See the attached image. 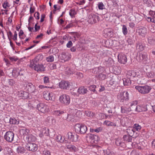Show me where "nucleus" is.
<instances>
[{
	"label": "nucleus",
	"mask_w": 155,
	"mask_h": 155,
	"mask_svg": "<svg viewBox=\"0 0 155 155\" xmlns=\"http://www.w3.org/2000/svg\"><path fill=\"white\" fill-rule=\"evenodd\" d=\"M117 98L120 103H124V101L128 100L129 94L127 91L120 92L118 93Z\"/></svg>",
	"instance_id": "nucleus-1"
},
{
	"label": "nucleus",
	"mask_w": 155,
	"mask_h": 155,
	"mask_svg": "<svg viewBox=\"0 0 155 155\" xmlns=\"http://www.w3.org/2000/svg\"><path fill=\"white\" fill-rule=\"evenodd\" d=\"M135 88L140 93L143 94L148 93L151 89L150 87L147 85L144 86H136Z\"/></svg>",
	"instance_id": "nucleus-2"
},
{
	"label": "nucleus",
	"mask_w": 155,
	"mask_h": 155,
	"mask_svg": "<svg viewBox=\"0 0 155 155\" xmlns=\"http://www.w3.org/2000/svg\"><path fill=\"white\" fill-rule=\"evenodd\" d=\"M75 130L78 134H84L87 130V127L84 125L77 124L74 126Z\"/></svg>",
	"instance_id": "nucleus-3"
},
{
	"label": "nucleus",
	"mask_w": 155,
	"mask_h": 155,
	"mask_svg": "<svg viewBox=\"0 0 155 155\" xmlns=\"http://www.w3.org/2000/svg\"><path fill=\"white\" fill-rule=\"evenodd\" d=\"M136 58L138 61L145 64L146 63L147 60V54L144 52L139 53L137 54Z\"/></svg>",
	"instance_id": "nucleus-4"
},
{
	"label": "nucleus",
	"mask_w": 155,
	"mask_h": 155,
	"mask_svg": "<svg viewBox=\"0 0 155 155\" xmlns=\"http://www.w3.org/2000/svg\"><path fill=\"white\" fill-rule=\"evenodd\" d=\"M37 109L39 111L45 113L49 111L48 107L43 103H39L37 105Z\"/></svg>",
	"instance_id": "nucleus-5"
},
{
	"label": "nucleus",
	"mask_w": 155,
	"mask_h": 155,
	"mask_svg": "<svg viewBox=\"0 0 155 155\" xmlns=\"http://www.w3.org/2000/svg\"><path fill=\"white\" fill-rule=\"evenodd\" d=\"M59 101L61 103L67 105L70 103V98L69 96L63 94L60 97Z\"/></svg>",
	"instance_id": "nucleus-6"
},
{
	"label": "nucleus",
	"mask_w": 155,
	"mask_h": 155,
	"mask_svg": "<svg viewBox=\"0 0 155 155\" xmlns=\"http://www.w3.org/2000/svg\"><path fill=\"white\" fill-rule=\"evenodd\" d=\"M29 67L38 72H42L45 71V68L42 64H36L32 65V64H30Z\"/></svg>",
	"instance_id": "nucleus-7"
},
{
	"label": "nucleus",
	"mask_w": 155,
	"mask_h": 155,
	"mask_svg": "<svg viewBox=\"0 0 155 155\" xmlns=\"http://www.w3.org/2000/svg\"><path fill=\"white\" fill-rule=\"evenodd\" d=\"M14 137V133L11 131L7 132L4 135V139L8 142L12 143Z\"/></svg>",
	"instance_id": "nucleus-8"
},
{
	"label": "nucleus",
	"mask_w": 155,
	"mask_h": 155,
	"mask_svg": "<svg viewBox=\"0 0 155 155\" xmlns=\"http://www.w3.org/2000/svg\"><path fill=\"white\" fill-rule=\"evenodd\" d=\"M99 16L96 15L91 14L88 16V22L91 24H94L98 21Z\"/></svg>",
	"instance_id": "nucleus-9"
},
{
	"label": "nucleus",
	"mask_w": 155,
	"mask_h": 155,
	"mask_svg": "<svg viewBox=\"0 0 155 155\" xmlns=\"http://www.w3.org/2000/svg\"><path fill=\"white\" fill-rule=\"evenodd\" d=\"M136 80L137 82L139 84H143L147 83V79L145 76H143L142 74H138Z\"/></svg>",
	"instance_id": "nucleus-10"
},
{
	"label": "nucleus",
	"mask_w": 155,
	"mask_h": 155,
	"mask_svg": "<svg viewBox=\"0 0 155 155\" xmlns=\"http://www.w3.org/2000/svg\"><path fill=\"white\" fill-rule=\"evenodd\" d=\"M29 132V130L27 129H22L20 131L21 134L23 136V139L25 141H30L29 140V137L30 136L28 135V133Z\"/></svg>",
	"instance_id": "nucleus-11"
},
{
	"label": "nucleus",
	"mask_w": 155,
	"mask_h": 155,
	"mask_svg": "<svg viewBox=\"0 0 155 155\" xmlns=\"http://www.w3.org/2000/svg\"><path fill=\"white\" fill-rule=\"evenodd\" d=\"M66 137L71 141L76 142L78 140V136L74 133L68 132L66 135Z\"/></svg>",
	"instance_id": "nucleus-12"
},
{
	"label": "nucleus",
	"mask_w": 155,
	"mask_h": 155,
	"mask_svg": "<svg viewBox=\"0 0 155 155\" xmlns=\"http://www.w3.org/2000/svg\"><path fill=\"white\" fill-rule=\"evenodd\" d=\"M118 62L121 64H125L127 61V58L126 55L122 53L119 54L118 56Z\"/></svg>",
	"instance_id": "nucleus-13"
},
{
	"label": "nucleus",
	"mask_w": 155,
	"mask_h": 155,
	"mask_svg": "<svg viewBox=\"0 0 155 155\" xmlns=\"http://www.w3.org/2000/svg\"><path fill=\"white\" fill-rule=\"evenodd\" d=\"M26 89L30 94H35L36 92L35 87L31 83L27 84Z\"/></svg>",
	"instance_id": "nucleus-14"
},
{
	"label": "nucleus",
	"mask_w": 155,
	"mask_h": 155,
	"mask_svg": "<svg viewBox=\"0 0 155 155\" xmlns=\"http://www.w3.org/2000/svg\"><path fill=\"white\" fill-rule=\"evenodd\" d=\"M60 88L63 89H68L70 88V84L69 82L66 81H61L59 83Z\"/></svg>",
	"instance_id": "nucleus-15"
},
{
	"label": "nucleus",
	"mask_w": 155,
	"mask_h": 155,
	"mask_svg": "<svg viewBox=\"0 0 155 155\" xmlns=\"http://www.w3.org/2000/svg\"><path fill=\"white\" fill-rule=\"evenodd\" d=\"M26 147L27 150L32 152L35 151L38 149L37 145L35 143H31L28 144Z\"/></svg>",
	"instance_id": "nucleus-16"
},
{
	"label": "nucleus",
	"mask_w": 155,
	"mask_h": 155,
	"mask_svg": "<svg viewBox=\"0 0 155 155\" xmlns=\"http://www.w3.org/2000/svg\"><path fill=\"white\" fill-rule=\"evenodd\" d=\"M43 56L41 54H39L36 56L35 58L31 60L30 61V64H38V62L39 61H41L43 59Z\"/></svg>",
	"instance_id": "nucleus-17"
},
{
	"label": "nucleus",
	"mask_w": 155,
	"mask_h": 155,
	"mask_svg": "<svg viewBox=\"0 0 155 155\" xmlns=\"http://www.w3.org/2000/svg\"><path fill=\"white\" fill-rule=\"evenodd\" d=\"M71 58V54L67 52H63L60 57L61 59L63 60L64 61H68Z\"/></svg>",
	"instance_id": "nucleus-18"
},
{
	"label": "nucleus",
	"mask_w": 155,
	"mask_h": 155,
	"mask_svg": "<svg viewBox=\"0 0 155 155\" xmlns=\"http://www.w3.org/2000/svg\"><path fill=\"white\" fill-rule=\"evenodd\" d=\"M132 109L135 110L137 112H140L146 111L147 110V108L145 105H138L136 106L135 108L132 107Z\"/></svg>",
	"instance_id": "nucleus-19"
},
{
	"label": "nucleus",
	"mask_w": 155,
	"mask_h": 155,
	"mask_svg": "<svg viewBox=\"0 0 155 155\" xmlns=\"http://www.w3.org/2000/svg\"><path fill=\"white\" fill-rule=\"evenodd\" d=\"M137 75V73L134 71H130L127 72V78L129 79L134 77L136 78Z\"/></svg>",
	"instance_id": "nucleus-20"
},
{
	"label": "nucleus",
	"mask_w": 155,
	"mask_h": 155,
	"mask_svg": "<svg viewBox=\"0 0 155 155\" xmlns=\"http://www.w3.org/2000/svg\"><path fill=\"white\" fill-rule=\"evenodd\" d=\"M139 35L144 37L147 34V30L145 28H141L137 30Z\"/></svg>",
	"instance_id": "nucleus-21"
},
{
	"label": "nucleus",
	"mask_w": 155,
	"mask_h": 155,
	"mask_svg": "<svg viewBox=\"0 0 155 155\" xmlns=\"http://www.w3.org/2000/svg\"><path fill=\"white\" fill-rule=\"evenodd\" d=\"M26 149L24 147L19 146L16 149V152L18 154H22L25 153Z\"/></svg>",
	"instance_id": "nucleus-22"
},
{
	"label": "nucleus",
	"mask_w": 155,
	"mask_h": 155,
	"mask_svg": "<svg viewBox=\"0 0 155 155\" xmlns=\"http://www.w3.org/2000/svg\"><path fill=\"white\" fill-rule=\"evenodd\" d=\"M31 123L33 127L38 128L39 127V122L38 119L37 118L33 119L31 121Z\"/></svg>",
	"instance_id": "nucleus-23"
},
{
	"label": "nucleus",
	"mask_w": 155,
	"mask_h": 155,
	"mask_svg": "<svg viewBox=\"0 0 155 155\" xmlns=\"http://www.w3.org/2000/svg\"><path fill=\"white\" fill-rule=\"evenodd\" d=\"M89 137L92 140L91 141L95 143H97L99 139V138L97 136L92 134H90Z\"/></svg>",
	"instance_id": "nucleus-24"
},
{
	"label": "nucleus",
	"mask_w": 155,
	"mask_h": 155,
	"mask_svg": "<svg viewBox=\"0 0 155 155\" xmlns=\"http://www.w3.org/2000/svg\"><path fill=\"white\" fill-rule=\"evenodd\" d=\"M44 98L47 100H52V97L51 94L48 91H44L43 93Z\"/></svg>",
	"instance_id": "nucleus-25"
},
{
	"label": "nucleus",
	"mask_w": 155,
	"mask_h": 155,
	"mask_svg": "<svg viewBox=\"0 0 155 155\" xmlns=\"http://www.w3.org/2000/svg\"><path fill=\"white\" fill-rule=\"evenodd\" d=\"M18 95L23 99H26L28 97V94L27 92L21 90L18 92Z\"/></svg>",
	"instance_id": "nucleus-26"
},
{
	"label": "nucleus",
	"mask_w": 155,
	"mask_h": 155,
	"mask_svg": "<svg viewBox=\"0 0 155 155\" xmlns=\"http://www.w3.org/2000/svg\"><path fill=\"white\" fill-rule=\"evenodd\" d=\"M133 110H132L130 107L127 108L123 106L121 107V112L122 114H127L130 111Z\"/></svg>",
	"instance_id": "nucleus-27"
},
{
	"label": "nucleus",
	"mask_w": 155,
	"mask_h": 155,
	"mask_svg": "<svg viewBox=\"0 0 155 155\" xmlns=\"http://www.w3.org/2000/svg\"><path fill=\"white\" fill-rule=\"evenodd\" d=\"M145 46L144 44L141 42H138L137 43L136 48L140 51H142L144 49Z\"/></svg>",
	"instance_id": "nucleus-28"
},
{
	"label": "nucleus",
	"mask_w": 155,
	"mask_h": 155,
	"mask_svg": "<svg viewBox=\"0 0 155 155\" xmlns=\"http://www.w3.org/2000/svg\"><path fill=\"white\" fill-rule=\"evenodd\" d=\"M104 68L102 67H99L94 68L93 69L94 72L95 74H100L103 72Z\"/></svg>",
	"instance_id": "nucleus-29"
},
{
	"label": "nucleus",
	"mask_w": 155,
	"mask_h": 155,
	"mask_svg": "<svg viewBox=\"0 0 155 155\" xmlns=\"http://www.w3.org/2000/svg\"><path fill=\"white\" fill-rule=\"evenodd\" d=\"M66 146L68 149L71 150L72 151H76L78 150V148L77 147H76L72 144H69L66 145Z\"/></svg>",
	"instance_id": "nucleus-30"
},
{
	"label": "nucleus",
	"mask_w": 155,
	"mask_h": 155,
	"mask_svg": "<svg viewBox=\"0 0 155 155\" xmlns=\"http://www.w3.org/2000/svg\"><path fill=\"white\" fill-rule=\"evenodd\" d=\"M87 91L86 88L84 87H81L78 88V92L80 94H84L87 93Z\"/></svg>",
	"instance_id": "nucleus-31"
},
{
	"label": "nucleus",
	"mask_w": 155,
	"mask_h": 155,
	"mask_svg": "<svg viewBox=\"0 0 155 155\" xmlns=\"http://www.w3.org/2000/svg\"><path fill=\"white\" fill-rule=\"evenodd\" d=\"M19 71L18 68H15L13 69L12 72V75L15 78L17 77L19 75Z\"/></svg>",
	"instance_id": "nucleus-32"
},
{
	"label": "nucleus",
	"mask_w": 155,
	"mask_h": 155,
	"mask_svg": "<svg viewBox=\"0 0 155 155\" xmlns=\"http://www.w3.org/2000/svg\"><path fill=\"white\" fill-rule=\"evenodd\" d=\"M117 81H116L115 79L112 78L108 82V85L109 87L113 86L114 87L117 85Z\"/></svg>",
	"instance_id": "nucleus-33"
},
{
	"label": "nucleus",
	"mask_w": 155,
	"mask_h": 155,
	"mask_svg": "<svg viewBox=\"0 0 155 155\" xmlns=\"http://www.w3.org/2000/svg\"><path fill=\"white\" fill-rule=\"evenodd\" d=\"M4 153L5 155H12V152L11 148L7 147H5L4 149Z\"/></svg>",
	"instance_id": "nucleus-34"
},
{
	"label": "nucleus",
	"mask_w": 155,
	"mask_h": 155,
	"mask_svg": "<svg viewBox=\"0 0 155 155\" xmlns=\"http://www.w3.org/2000/svg\"><path fill=\"white\" fill-rule=\"evenodd\" d=\"M123 138L124 141L128 142H131L132 140L131 137L128 135H124Z\"/></svg>",
	"instance_id": "nucleus-35"
},
{
	"label": "nucleus",
	"mask_w": 155,
	"mask_h": 155,
	"mask_svg": "<svg viewBox=\"0 0 155 155\" xmlns=\"http://www.w3.org/2000/svg\"><path fill=\"white\" fill-rule=\"evenodd\" d=\"M124 84V85L129 86L131 84V81L130 80V79L128 78L127 79H124L123 80Z\"/></svg>",
	"instance_id": "nucleus-36"
},
{
	"label": "nucleus",
	"mask_w": 155,
	"mask_h": 155,
	"mask_svg": "<svg viewBox=\"0 0 155 155\" xmlns=\"http://www.w3.org/2000/svg\"><path fill=\"white\" fill-rule=\"evenodd\" d=\"M64 113L63 111L60 110H54L53 112V114L57 116H60Z\"/></svg>",
	"instance_id": "nucleus-37"
},
{
	"label": "nucleus",
	"mask_w": 155,
	"mask_h": 155,
	"mask_svg": "<svg viewBox=\"0 0 155 155\" xmlns=\"http://www.w3.org/2000/svg\"><path fill=\"white\" fill-rule=\"evenodd\" d=\"M9 123L11 124H18V121L14 118L11 117L9 120Z\"/></svg>",
	"instance_id": "nucleus-38"
},
{
	"label": "nucleus",
	"mask_w": 155,
	"mask_h": 155,
	"mask_svg": "<svg viewBox=\"0 0 155 155\" xmlns=\"http://www.w3.org/2000/svg\"><path fill=\"white\" fill-rule=\"evenodd\" d=\"M127 133L128 135L131 137L134 133V130L132 128H128L127 130Z\"/></svg>",
	"instance_id": "nucleus-39"
},
{
	"label": "nucleus",
	"mask_w": 155,
	"mask_h": 155,
	"mask_svg": "<svg viewBox=\"0 0 155 155\" xmlns=\"http://www.w3.org/2000/svg\"><path fill=\"white\" fill-rule=\"evenodd\" d=\"M55 140L57 141L62 143L64 141V138H62V136L60 135L57 136L55 138Z\"/></svg>",
	"instance_id": "nucleus-40"
},
{
	"label": "nucleus",
	"mask_w": 155,
	"mask_h": 155,
	"mask_svg": "<svg viewBox=\"0 0 155 155\" xmlns=\"http://www.w3.org/2000/svg\"><path fill=\"white\" fill-rule=\"evenodd\" d=\"M8 83L10 86H13L15 85V81L14 79H11L8 80Z\"/></svg>",
	"instance_id": "nucleus-41"
},
{
	"label": "nucleus",
	"mask_w": 155,
	"mask_h": 155,
	"mask_svg": "<svg viewBox=\"0 0 155 155\" xmlns=\"http://www.w3.org/2000/svg\"><path fill=\"white\" fill-rule=\"evenodd\" d=\"M47 61L49 62H51L54 61V58L53 55H50L46 58Z\"/></svg>",
	"instance_id": "nucleus-42"
},
{
	"label": "nucleus",
	"mask_w": 155,
	"mask_h": 155,
	"mask_svg": "<svg viewBox=\"0 0 155 155\" xmlns=\"http://www.w3.org/2000/svg\"><path fill=\"white\" fill-rule=\"evenodd\" d=\"M49 130L48 129H46V128H43L42 130V134H43L45 136H48L49 135Z\"/></svg>",
	"instance_id": "nucleus-43"
},
{
	"label": "nucleus",
	"mask_w": 155,
	"mask_h": 155,
	"mask_svg": "<svg viewBox=\"0 0 155 155\" xmlns=\"http://www.w3.org/2000/svg\"><path fill=\"white\" fill-rule=\"evenodd\" d=\"M106 76L105 74H102V73L99 74L98 78L101 80H104L106 78Z\"/></svg>",
	"instance_id": "nucleus-44"
},
{
	"label": "nucleus",
	"mask_w": 155,
	"mask_h": 155,
	"mask_svg": "<svg viewBox=\"0 0 155 155\" xmlns=\"http://www.w3.org/2000/svg\"><path fill=\"white\" fill-rule=\"evenodd\" d=\"M122 31L124 35H126L127 34L128 32L127 29V27L124 25H123Z\"/></svg>",
	"instance_id": "nucleus-45"
},
{
	"label": "nucleus",
	"mask_w": 155,
	"mask_h": 155,
	"mask_svg": "<svg viewBox=\"0 0 155 155\" xmlns=\"http://www.w3.org/2000/svg\"><path fill=\"white\" fill-rule=\"evenodd\" d=\"M134 128L137 131H139L140 130L141 127L139 124H135L134 125Z\"/></svg>",
	"instance_id": "nucleus-46"
},
{
	"label": "nucleus",
	"mask_w": 155,
	"mask_h": 155,
	"mask_svg": "<svg viewBox=\"0 0 155 155\" xmlns=\"http://www.w3.org/2000/svg\"><path fill=\"white\" fill-rule=\"evenodd\" d=\"M69 14L73 18L74 16L76 14V13L74 9H71L70 10Z\"/></svg>",
	"instance_id": "nucleus-47"
},
{
	"label": "nucleus",
	"mask_w": 155,
	"mask_h": 155,
	"mask_svg": "<svg viewBox=\"0 0 155 155\" xmlns=\"http://www.w3.org/2000/svg\"><path fill=\"white\" fill-rule=\"evenodd\" d=\"M98 7L99 9L103 10L104 8V6L102 2H100L98 3Z\"/></svg>",
	"instance_id": "nucleus-48"
},
{
	"label": "nucleus",
	"mask_w": 155,
	"mask_h": 155,
	"mask_svg": "<svg viewBox=\"0 0 155 155\" xmlns=\"http://www.w3.org/2000/svg\"><path fill=\"white\" fill-rule=\"evenodd\" d=\"M8 58L12 62L16 61L18 60V58L15 56H9Z\"/></svg>",
	"instance_id": "nucleus-49"
},
{
	"label": "nucleus",
	"mask_w": 155,
	"mask_h": 155,
	"mask_svg": "<svg viewBox=\"0 0 155 155\" xmlns=\"http://www.w3.org/2000/svg\"><path fill=\"white\" fill-rule=\"evenodd\" d=\"M137 104V101H133L132 102H130V106L132 107L133 108H135L134 107V106H136Z\"/></svg>",
	"instance_id": "nucleus-50"
},
{
	"label": "nucleus",
	"mask_w": 155,
	"mask_h": 155,
	"mask_svg": "<svg viewBox=\"0 0 155 155\" xmlns=\"http://www.w3.org/2000/svg\"><path fill=\"white\" fill-rule=\"evenodd\" d=\"M85 114L87 116L91 117H92L94 115V114L93 112L89 111H86Z\"/></svg>",
	"instance_id": "nucleus-51"
},
{
	"label": "nucleus",
	"mask_w": 155,
	"mask_h": 155,
	"mask_svg": "<svg viewBox=\"0 0 155 155\" xmlns=\"http://www.w3.org/2000/svg\"><path fill=\"white\" fill-rule=\"evenodd\" d=\"M107 64L108 65H110L114 64V61L111 58H109L107 61Z\"/></svg>",
	"instance_id": "nucleus-52"
},
{
	"label": "nucleus",
	"mask_w": 155,
	"mask_h": 155,
	"mask_svg": "<svg viewBox=\"0 0 155 155\" xmlns=\"http://www.w3.org/2000/svg\"><path fill=\"white\" fill-rule=\"evenodd\" d=\"M7 35L9 41H10L12 35V34L10 31L7 32Z\"/></svg>",
	"instance_id": "nucleus-53"
},
{
	"label": "nucleus",
	"mask_w": 155,
	"mask_h": 155,
	"mask_svg": "<svg viewBox=\"0 0 155 155\" xmlns=\"http://www.w3.org/2000/svg\"><path fill=\"white\" fill-rule=\"evenodd\" d=\"M44 82V83H48L49 82V78L48 77H45L43 78Z\"/></svg>",
	"instance_id": "nucleus-54"
},
{
	"label": "nucleus",
	"mask_w": 155,
	"mask_h": 155,
	"mask_svg": "<svg viewBox=\"0 0 155 155\" xmlns=\"http://www.w3.org/2000/svg\"><path fill=\"white\" fill-rule=\"evenodd\" d=\"M154 41V40L151 37H150L148 38V42L150 45L153 44Z\"/></svg>",
	"instance_id": "nucleus-55"
},
{
	"label": "nucleus",
	"mask_w": 155,
	"mask_h": 155,
	"mask_svg": "<svg viewBox=\"0 0 155 155\" xmlns=\"http://www.w3.org/2000/svg\"><path fill=\"white\" fill-rule=\"evenodd\" d=\"M102 130H103V129H102V127H100L97 128H96V129L93 130L94 131V132H96L97 133H99L100 132H101Z\"/></svg>",
	"instance_id": "nucleus-56"
},
{
	"label": "nucleus",
	"mask_w": 155,
	"mask_h": 155,
	"mask_svg": "<svg viewBox=\"0 0 155 155\" xmlns=\"http://www.w3.org/2000/svg\"><path fill=\"white\" fill-rule=\"evenodd\" d=\"M75 74L78 76L80 78H82L83 77V74L81 73L77 72L75 73Z\"/></svg>",
	"instance_id": "nucleus-57"
},
{
	"label": "nucleus",
	"mask_w": 155,
	"mask_h": 155,
	"mask_svg": "<svg viewBox=\"0 0 155 155\" xmlns=\"http://www.w3.org/2000/svg\"><path fill=\"white\" fill-rule=\"evenodd\" d=\"M73 44L72 41H68L67 43L66 46L68 48H70L72 45Z\"/></svg>",
	"instance_id": "nucleus-58"
},
{
	"label": "nucleus",
	"mask_w": 155,
	"mask_h": 155,
	"mask_svg": "<svg viewBox=\"0 0 155 155\" xmlns=\"http://www.w3.org/2000/svg\"><path fill=\"white\" fill-rule=\"evenodd\" d=\"M34 16L36 19H39V14L38 12H36L34 14Z\"/></svg>",
	"instance_id": "nucleus-59"
},
{
	"label": "nucleus",
	"mask_w": 155,
	"mask_h": 155,
	"mask_svg": "<svg viewBox=\"0 0 155 155\" xmlns=\"http://www.w3.org/2000/svg\"><path fill=\"white\" fill-rule=\"evenodd\" d=\"M127 42L129 44V45H132L133 43V42L132 40L130 38H128L127 40Z\"/></svg>",
	"instance_id": "nucleus-60"
},
{
	"label": "nucleus",
	"mask_w": 155,
	"mask_h": 155,
	"mask_svg": "<svg viewBox=\"0 0 155 155\" xmlns=\"http://www.w3.org/2000/svg\"><path fill=\"white\" fill-rule=\"evenodd\" d=\"M45 15L44 14H43L41 15L40 20L41 22H42L44 21L45 18Z\"/></svg>",
	"instance_id": "nucleus-61"
},
{
	"label": "nucleus",
	"mask_w": 155,
	"mask_h": 155,
	"mask_svg": "<svg viewBox=\"0 0 155 155\" xmlns=\"http://www.w3.org/2000/svg\"><path fill=\"white\" fill-rule=\"evenodd\" d=\"M35 32H36L38 31L40 28V26H37V24H35Z\"/></svg>",
	"instance_id": "nucleus-62"
},
{
	"label": "nucleus",
	"mask_w": 155,
	"mask_h": 155,
	"mask_svg": "<svg viewBox=\"0 0 155 155\" xmlns=\"http://www.w3.org/2000/svg\"><path fill=\"white\" fill-rule=\"evenodd\" d=\"M44 155H51L50 151L48 150H45L43 151Z\"/></svg>",
	"instance_id": "nucleus-63"
},
{
	"label": "nucleus",
	"mask_w": 155,
	"mask_h": 155,
	"mask_svg": "<svg viewBox=\"0 0 155 155\" xmlns=\"http://www.w3.org/2000/svg\"><path fill=\"white\" fill-rule=\"evenodd\" d=\"M8 3L7 2H5L3 4V7L4 8H6L7 7H8Z\"/></svg>",
	"instance_id": "nucleus-64"
}]
</instances>
